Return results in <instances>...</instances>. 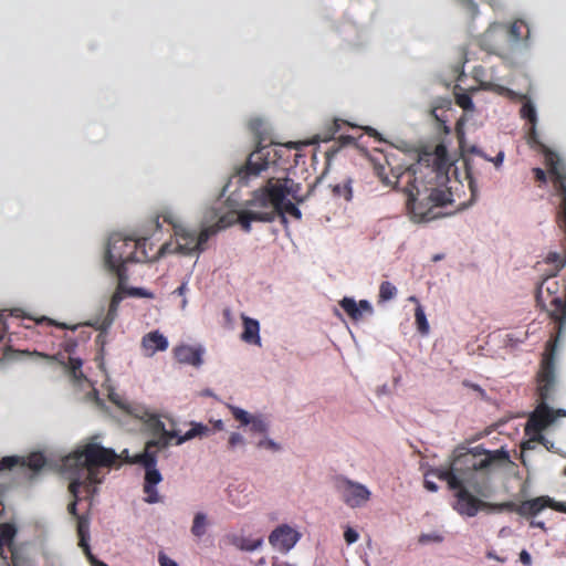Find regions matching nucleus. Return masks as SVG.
<instances>
[{
	"instance_id": "nucleus-6",
	"label": "nucleus",
	"mask_w": 566,
	"mask_h": 566,
	"mask_svg": "<svg viewBox=\"0 0 566 566\" xmlns=\"http://www.w3.org/2000/svg\"><path fill=\"white\" fill-rule=\"evenodd\" d=\"M147 239H135L125 237L122 233L109 235L104 256L106 269L115 274L119 285L127 280V270L125 265L130 262H147L150 260L147 249Z\"/></svg>"
},
{
	"instance_id": "nucleus-4",
	"label": "nucleus",
	"mask_w": 566,
	"mask_h": 566,
	"mask_svg": "<svg viewBox=\"0 0 566 566\" xmlns=\"http://www.w3.org/2000/svg\"><path fill=\"white\" fill-rule=\"evenodd\" d=\"M118 458L113 449L92 442L65 457L63 468L73 472V478L81 479L85 494L90 495L94 492V485L101 483L97 469L112 467Z\"/></svg>"
},
{
	"instance_id": "nucleus-23",
	"label": "nucleus",
	"mask_w": 566,
	"mask_h": 566,
	"mask_svg": "<svg viewBox=\"0 0 566 566\" xmlns=\"http://www.w3.org/2000/svg\"><path fill=\"white\" fill-rule=\"evenodd\" d=\"M76 531L78 536V546L83 551L88 552V538H90V517L88 515L82 514L76 520Z\"/></svg>"
},
{
	"instance_id": "nucleus-53",
	"label": "nucleus",
	"mask_w": 566,
	"mask_h": 566,
	"mask_svg": "<svg viewBox=\"0 0 566 566\" xmlns=\"http://www.w3.org/2000/svg\"><path fill=\"white\" fill-rule=\"evenodd\" d=\"M382 170H384V167L377 168V174H378L379 178L381 179V181H382L385 185H390V184H391V181H390L387 177H384V176H382Z\"/></svg>"
},
{
	"instance_id": "nucleus-61",
	"label": "nucleus",
	"mask_w": 566,
	"mask_h": 566,
	"mask_svg": "<svg viewBox=\"0 0 566 566\" xmlns=\"http://www.w3.org/2000/svg\"><path fill=\"white\" fill-rule=\"evenodd\" d=\"M76 364L73 365V370L75 371L77 368L81 367V361L80 360H76L75 361Z\"/></svg>"
},
{
	"instance_id": "nucleus-11",
	"label": "nucleus",
	"mask_w": 566,
	"mask_h": 566,
	"mask_svg": "<svg viewBox=\"0 0 566 566\" xmlns=\"http://www.w3.org/2000/svg\"><path fill=\"white\" fill-rule=\"evenodd\" d=\"M335 489L342 501L352 509L365 505L371 496V492L367 486L347 478H338L335 483Z\"/></svg>"
},
{
	"instance_id": "nucleus-39",
	"label": "nucleus",
	"mask_w": 566,
	"mask_h": 566,
	"mask_svg": "<svg viewBox=\"0 0 566 566\" xmlns=\"http://www.w3.org/2000/svg\"><path fill=\"white\" fill-rule=\"evenodd\" d=\"M443 541V537L438 533H431V534H421L418 537V542L421 545H426L428 543H441Z\"/></svg>"
},
{
	"instance_id": "nucleus-12",
	"label": "nucleus",
	"mask_w": 566,
	"mask_h": 566,
	"mask_svg": "<svg viewBox=\"0 0 566 566\" xmlns=\"http://www.w3.org/2000/svg\"><path fill=\"white\" fill-rule=\"evenodd\" d=\"M468 488H470L468 483H461L458 488L449 489L455 491V503L453 509L461 515L473 517L479 513V511L489 509L491 503L484 502L474 496Z\"/></svg>"
},
{
	"instance_id": "nucleus-40",
	"label": "nucleus",
	"mask_w": 566,
	"mask_h": 566,
	"mask_svg": "<svg viewBox=\"0 0 566 566\" xmlns=\"http://www.w3.org/2000/svg\"><path fill=\"white\" fill-rule=\"evenodd\" d=\"M455 101H457V104L465 111H470L473 108L472 98L468 94L457 95Z\"/></svg>"
},
{
	"instance_id": "nucleus-42",
	"label": "nucleus",
	"mask_w": 566,
	"mask_h": 566,
	"mask_svg": "<svg viewBox=\"0 0 566 566\" xmlns=\"http://www.w3.org/2000/svg\"><path fill=\"white\" fill-rule=\"evenodd\" d=\"M239 444H244V438L239 432H232L228 440L230 449H234Z\"/></svg>"
},
{
	"instance_id": "nucleus-26",
	"label": "nucleus",
	"mask_w": 566,
	"mask_h": 566,
	"mask_svg": "<svg viewBox=\"0 0 566 566\" xmlns=\"http://www.w3.org/2000/svg\"><path fill=\"white\" fill-rule=\"evenodd\" d=\"M409 300L417 304L416 310H415V319H416L417 329L421 335H427L429 333L430 327H429V323L426 317L424 310L416 296H411Z\"/></svg>"
},
{
	"instance_id": "nucleus-64",
	"label": "nucleus",
	"mask_w": 566,
	"mask_h": 566,
	"mask_svg": "<svg viewBox=\"0 0 566 566\" xmlns=\"http://www.w3.org/2000/svg\"><path fill=\"white\" fill-rule=\"evenodd\" d=\"M186 304H187V300H186V298H184V301H182V307H185V306H186Z\"/></svg>"
},
{
	"instance_id": "nucleus-30",
	"label": "nucleus",
	"mask_w": 566,
	"mask_h": 566,
	"mask_svg": "<svg viewBox=\"0 0 566 566\" xmlns=\"http://www.w3.org/2000/svg\"><path fill=\"white\" fill-rule=\"evenodd\" d=\"M465 178L468 180V186L471 191V198L472 200H474L479 195V188L474 176L472 163L469 159L465 160Z\"/></svg>"
},
{
	"instance_id": "nucleus-10",
	"label": "nucleus",
	"mask_w": 566,
	"mask_h": 566,
	"mask_svg": "<svg viewBox=\"0 0 566 566\" xmlns=\"http://www.w3.org/2000/svg\"><path fill=\"white\" fill-rule=\"evenodd\" d=\"M128 463L142 464L145 469V483L144 493L146 494L145 501L149 504L158 503L161 501L160 495L156 490V485L161 482L163 476L157 470V461L154 457L148 454H136L132 459H127Z\"/></svg>"
},
{
	"instance_id": "nucleus-28",
	"label": "nucleus",
	"mask_w": 566,
	"mask_h": 566,
	"mask_svg": "<svg viewBox=\"0 0 566 566\" xmlns=\"http://www.w3.org/2000/svg\"><path fill=\"white\" fill-rule=\"evenodd\" d=\"M208 526L207 515L205 513L198 512L195 514L192 526H191V534L195 537H202L206 534Z\"/></svg>"
},
{
	"instance_id": "nucleus-48",
	"label": "nucleus",
	"mask_w": 566,
	"mask_h": 566,
	"mask_svg": "<svg viewBox=\"0 0 566 566\" xmlns=\"http://www.w3.org/2000/svg\"><path fill=\"white\" fill-rule=\"evenodd\" d=\"M520 559H521V562L524 565H526V566L531 565L532 558H531V555H530V553L527 551L523 549L521 552Z\"/></svg>"
},
{
	"instance_id": "nucleus-17",
	"label": "nucleus",
	"mask_w": 566,
	"mask_h": 566,
	"mask_svg": "<svg viewBox=\"0 0 566 566\" xmlns=\"http://www.w3.org/2000/svg\"><path fill=\"white\" fill-rule=\"evenodd\" d=\"M340 307L355 322L364 318L365 314L371 315L374 310L367 300H360L358 303L350 297H344L339 302Z\"/></svg>"
},
{
	"instance_id": "nucleus-45",
	"label": "nucleus",
	"mask_w": 566,
	"mask_h": 566,
	"mask_svg": "<svg viewBox=\"0 0 566 566\" xmlns=\"http://www.w3.org/2000/svg\"><path fill=\"white\" fill-rule=\"evenodd\" d=\"M85 556L87 557V559L90 560L91 565L92 566H108L107 564H105L104 562L102 560H98L91 552V547H88V552L87 551H83Z\"/></svg>"
},
{
	"instance_id": "nucleus-41",
	"label": "nucleus",
	"mask_w": 566,
	"mask_h": 566,
	"mask_svg": "<svg viewBox=\"0 0 566 566\" xmlns=\"http://www.w3.org/2000/svg\"><path fill=\"white\" fill-rule=\"evenodd\" d=\"M256 447L260 448V449L264 448V449H269V450H272V451H279L281 449L280 444H277L272 439H268V438L261 439L256 443Z\"/></svg>"
},
{
	"instance_id": "nucleus-62",
	"label": "nucleus",
	"mask_w": 566,
	"mask_h": 566,
	"mask_svg": "<svg viewBox=\"0 0 566 566\" xmlns=\"http://www.w3.org/2000/svg\"><path fill=\"white\" fill-rule=\"evenodd\" d=\"M342 139H353L350 136H340Z\"/></svg>"
},
{
	"instance_id": "nucleus-1",
	"label": "nucleus",
	"mask_w": 566,
	"mask_h": 566,
	"mask_svg": "<svg viewBox=\"0 0 566 566\" xmlns=\"http://www.w3.org/2000/svg\"><path fill=\"white\" fill-rule=\"evenodd\" d=\"M300 191V185L295 184L289 177H271L266 184L253 192L252 198L247 201V208L239 211L238 220L245 232L251 231V222H272L276 216L286 221L285 214H290L296 220H301V210L291 201H285L287 196H292L298 202L296 193Z\"/></svg>"
},
{
	"instance_id": "nucleus-60",
	"label": "nucleus",
	"mask_w": 566,
	"mask_h": 566,
	"mask_svg": "<svg viewBox=\"0 0 566 566\" xmlns=\"http://www.w3.org/2000/svg\"><path fill=\"white\" fill-rule=\"evenodd\" d=\"M11 559H12L13 566H20L19 565V558H18L15 552H12Z\"/></svg>"
},
{
	"instance_id": "nucleus-25",
	"label": "nucleus",
	"mask_w": 566,
	"mask_h": 566,
	"mask_svg": "<svg viewBox=\"0 0 566 566\" xmlns=\"http://www.w3.org/2000/svg\"><path fill=\"white\" fill-rule=\"evenodd\" d=\"M347 123L340 119H333L326 124L325 127L317 134V139L321 142H329L335 138L336 134L340 130L342 126Z\"/></svg>"
},
{
	"instance_id": "nucleus-20",
	"label": "nucleus",
	"mask_w": 566,
	"mask_h": 566,
	"mask_svg": "<svg viewBox=\"0 0 566 566\" xmlns=\"http://www.w3.org/2000/svg\"><path fill=\"white\" fill-rule=\"evenodd\" d=\"M242 321L243 332L241 334V339L247 344L261 346L259 322L248 316H242Z\"/></svg>"
},
{
	"instance_id": "nucleus-44",
	"label": "nucleus",
	"mask_w": 566,
	"mask_h": 566,
	"mask_svg": "<svg viewBox=\"0 0 566 566\" xmlns=\"http://www.w3.org/2000/svg\"><path fill=\"white\" fill-rule=\"evenodd\" d=\"M532 171L534 174L536 181H538L541 184H546L547 175L542 168L536 167V168H533Z\"/></svg>"
},
{
	"instance_id": "nucleus-13",
	"label": "nucleus",
	"mask_w": 566,
	"mask_h": 566,
	"mask_svg": "<svg viewBox=\"0 0 566 566\" xmlns=\"http://www.w3.org/2000/svg\"><path fill=\"white\" fill-rule=\"evenodd\" d=\"M149 424L159 434L146 442L145 450L142 454L151 455L157 460V453L165 450L171 439L178 438V434L176 431L166 430L164 422L156 416L149 418Z\"/></svg>"
},
{
	"instance_id": "nucleus-56",
	"label": "nucleus",
	"mask_w": 566,
	"mask_h": 566,
	"mask_svg": "<svg viewBox=\"0 0 566 566\" xmlns=\"http://www.w3.org/2000/svg\"><path fill=\"white\" fill-rule=\"evenodd\" d=\"M530 526L531 527H538V528H542V530H545V523L542 522V521H531L530 523Z\"/></svg>"
},
{
	"instance_id": "nucleus-31",
	"label": "nucleus",
	"mask_w": 566,
	"mask_h": 566,
	"mask_svg": "<svg viewBox=\"0 0 566 566\" xmlns=\"http://www.w3.org/2000/svg\"><path fill=\"white\" fill-rule=\"evenodd\" d=\"M333 192L338 197H344L346 200H350L353 197L352 180L347 179L342 184H337L333 187Z\"/></svg>"
},
{
	"instance_id": "nucleus-50",
	"label": "nucleus",
	"mask_w": 566,
	"mask_h": 566,
	"mask_svg": "<svg viewBox=\"0 0 566 566\" xmlns=\"http://www.w3.org/2000/svg\"><path fill=\"white\" fill-rule=\"evenodd\" d=\"M7 333V325L3 321L2 314H0V342L4 338V335Z\"/></svg>"
},
{
	"instance_id": "nucleus-51",
	"label": "nucleus",
	"mask_w": 566,
	"mask_h": 566,
	"mask_svg": "<svg viewBox=\"0 0 566 566\" xmlns=\"http://www.w3.org/2000/svg\"><path fill=\"white\" fill-rule=\"evenodd\" d=\"M424 488L430 492H436L438 490V485L429 480H424Z\"/></svg>"
},
{
	"instance_id": "nucleus-18",
	"label": "nucleus",
	"mask_w": 566,
	"mask_h": 566,
	"mask_svg": "<svg viewBox=\"0 0 566 566\" xmlns=\"http://www.w3.org/2000/svg\"><path fill=\"white\" fill-rule=\"evenodd\" d=\"M168 348L167 338L158 331L150 332L142 338V349L144 356L151 357L157 352H164Z\"/></svg>"
},
{
	"instance_id": "nucleus-46",
	"label": "nucleus",
	"mask_w": 566,
	"mask_h": 566,
	"mask_svg": "<svg viewBox=\"0 0 566 566\" xmlns=\"http://www.w3.org/2000/svg\"><path fill=\"white\" fill-rule=\"evenodd\" d=\"M160 566H178V564L165 554H160L158 557Z\"/></svg>"
},
{
	"instance_id": "nucleus-16",
	"label": "nucleus",
	"mask_w": 566,
	"mask_h": 566,
	"mask_svg": "<svg viewBox=\"0 0 566 566\" xmlns=\"http://www.w3.org/2000/svg\"><path fill=\"white\" fill-rule=\"evenodd\" d=\"M558 504L559 502H555L547 495L537 496L535 499L521 502L518 515L526 518L534 517L547 507L556 511V506Z\"/></svg>"
},
{
	"instance_id": "nucleus-19",
	"label": "nucleus",
	"mask_w": 566,
	"mask_h": 566,
	"mask_svg": "<svg viewBox=\"0 0 566 566\" xmlns=\"http://www.w3.org/2000/svg\"><path fill=\"white\" fill-rule=\"evenodd\" d=\"M203 350L200 347H192L182 345L175 349V356L179 363L192 366H200L202 364Z\"/></svg>"
},
{
	"instance_id": "nucleus-33",
	"label": "nucleus",
	"mask_w": 566,
	"mask_h": 566,
	"mask_svg": "<svg viewBox=\"0 0 566 566\" xmlns=\"http://www.w3.org/2000/svg\"><path fill=\"white\" fill-rule=\"evenodd\" d=\"M249 431L252 433L265 434L269 426L265 420L261 417H252V421L249 423Z\"/></svg>"
},
{
	"instance_id": "nucleus-55",
	"label": "nucleus",
	"mask_w": 566,
	"mask_h": 566,
	"mask_svg": "<svg viewBox=\"0 0 566 566\" xmlns=\"http://www.w3.org/2000/svg\"><path fill=\"white\" fill-rule=\"evenodd\" d=\"M42 321H46L50 325L59 326V327H60V328H62V329H66V328H67L66 324H64V323L59 324V323H55L54 321H52V319H50V318H45V317H43V318L41 319V322H42Z\"/></svg>"
},
{
	"instance_id": "nucleus-38",
	"label": "nucleus",
	"mask_w": 566,
	"mask_h": 566,
	"mask_svg": "<svg viewBox=\"0 0 566 566\" xmlns=\"http://www.w3.org/2000/svg\"><path fill=\"white\" fill-rule=\"evenodd\" d=\"M470 151H471L472 154H476V155H479V156L483 157L485 160H489V161L494 163V165H495L496 167H500V166L502 165V163H503V159H504V153H503V151H500V153L496 155V157H495V158H489V157H486V156H485V155H484L480 149H478L475 146H473V147L470 149Z\"/></svg>"
},
{
	"instance_id": "nucleus-7",
	"label": "nucleus",
	"mask_w": 566,
	"mask_h": 566,
	"mask_svg": "<svg viewBox=\"0 0 566 566\" xmlns=\"http://www.w3.org/2000/svg\"><path fill=\"white\" fill-rule=\"evenodd\" d=\"M292 143L286 145L261 146L252 151L245 164L237 169L234 178L240 186H248L249 182L259 177L262 171L271 167H277L282 170L287 169L290 165Z\"/></svg>"
},
{
	"instance_id": "nucleus-34",
	"label": "nucleus",
	"mask_w": 566,
	"mask_h": 566,
	"mask_svg": "<svg viewBox=\"0 0 566 566\" xmlns=\"http://www.w3.org/2000/svg\"><path fill=\"white\" fill-rule=\"evenodd\" d=\"M397 293V289L395 285H392L388 281L381 282L379 286V298L381 301H389L391 300Z\"/></svg>"
},
{
	"instance_id": "nucleus-5",
	"label": "nucleus",
	"mask_w": 566,
	"mask_h": 566,
	"mask_svg": "<svg viewBox=\"0 0 566 566\" xmlns=\"http://www.w3.org/2000/svg\"><path fill=\"white\" fill-rule=\"evenodd\" d=\"M554 355L553 353L543 354L541 366L536 375L539 403L526 422L525 432L527 436L542 437V431L553 423L557 417L566 416L565 410L558 409L554 411L547 405L556 384Z\"/></svg>"
},
{
	"instance_id": "nucleus-24",
	"label": "nucleus",
	"mask_w": 566,
	"mask_h": 566,
	"mask_svg": "<svg viewBox=\"0 0 566 566\" xmlns=\"http://www.w3.org/2000/svg\"><path fill=\"white\" fill-rule=\"evenodd\" d=\"M190 426L191 428L184 436L178 437L176 444L179 446L197 437H206L211 432V429L201 422H191Z\"/></svg>"
},
{
	"instance_id": "nucleus-63",
	"label": "nucleus",
	"mask_w": 566,
	"mask_h": 566,
	"mask_svg": "<svg viewBox=\"0 0 566 566\" xmlns=\"http://www.w3.org/2000/svg\"><path fill=\"white\" fill-rule=\"evenodd\" d=\"M367 132H368L369 135H371V133H375V129L368 128Z\"/></svg>"
},
{
	"instance_id": "nucleus-36",
	"label": "nucleus",
	"mask_w": 566,
	"mask_h": 566,
	"mask_svg": "<svg viewBox=\"0 0 566 566\" xmlns=\"http://www.w3.org/2000/svg\"><path fill=\"white\" fill-rule=\"evenodd\" d=\"M547 263L553 264L555 266V272L557 273L559 270H562L566 264V256L560 255L557 252H552L546 258Z\"/></svg>"
},
{
	"instance_id": "nucleus-14",
	"label": "nucleus",
	"mask_w": 566,
	"mask_h": 566,
	"mask_svg": "<svg viewBox=\"0 0 566 566\" xmlns=\"http://www.w3.org/2000/svg\"><path fill=\"white\" fill-rule=\"evenodd\" d=\"M17 465L25 467L33 472H39L46 465V458L42 452H32L27 458L15 455L4 457L0 461V471L11 470Z\"/></svg>"
},
{
	"instance_id": "nucleus-47",
	"label": "nucleus",
	"mask_w": 566,
	"mask_h": 566,
	"mask_svg": "<svg viewBox=\"0 0 566 566\" xmlns=\"http://www.w3.org/2000/svg\"><path fill=\"white\" fill-rule=\"evenodd\" d=\"M437 159L442 161L447 156V148L443 145H438L434 151Z\"/></svg>"
},
{
	"instance_id": "nucleus-49",
	"label": "nucleus",
	"mask_w": 566,
	"mask_h": 566,
	"mask_svg": "<svg viewBox=\"0 0 566 566\" xmlns=\"http://www.w3.org/2000/svg\"><path fill=\"white\" fill-rule=\"evenodd\" d=\"M4 547H7V545L0 544V566H9L8 557L4 554Z\"/></svg>"
},
{
	"instance_id": "nucleus-22",
	"label": "nucleus",
	"mask_w": 566,
	"mask_h": 566,
	"mask_svg": "<svg viewBox=\"0 0 566 566\" xmlns=\"http://www.w3.org/2000/svg\"><path fill=\"white\" fill-rule=\"evenodd\" d=\"M70 493L73 496V501L67 505V512L71 514L75 520H77V516H82V514L77 513V503L81 500L80 493L84 491V483H82L80 478H72L71 483L69 485Z\"/></svg>"
},
{
	"instance_id": "nucleus-8",
	"label": "nucleus",
	"mask_w": 566,
	"mask_h": 566,
	"mask_svg": "<svg viewBox=\"0 0 566 566\" xmlns=\"http://www.w3.org/2000/svg\"><path fill=\"white\" fill-rule=\"evenodd\" d=\"M163 218L165 222L172 226L177 252L185 255L203 252L207 249L208 240L218 232V228L214 226L206 227L200 232L188 229L177 223L171 213L164 214Z\"/></svg>"
},
{
	"instance_id": "nucleus-35",
	"label": "nucleus",
	"mask_w": 566,
	"mask_h": 566,
	"mask_svg": "<svg viewBox=\"0 0 566 566\" xmlns=\"http://www.w3.org/2000/svg\"><path fill=\"white\" fill-rule=\"evenodd\" d=\"M520 113L523 118L527 119L531 123V125L536 124V120H537L536 109L531 102L524 103L521 107Z\"/></svg>"
},
{
	"instance_id": "nucleus-52",
	"label": "nucleus",
	"mask_w": 566,
	"mask_h": 566,
	"mask_svg": "<svg viewBox=\"0 0 566 566\" xmlns=\"http://www.w3.org/2000/svg\"><path fill=\"white\" fill-rule=\"evenodd\" d=\"M463 385H464L465 387H469V388H471V389L475 390V391H483V390H482V388H481L479 385H476V384H472V382H470V381H468V380H464V381H463Z\"/></svg>"
},
{
	"instance_id": "nucleus-57",
	"label": "nucleus",
	"mask_w": 566,
	"mask_h": 566,
	"mask_svg": "<svg viewBox=\"0 0 566 566\" xmlns=\"http://www.w3.org/2000/svg\"><path fill=\"white\" fill-rule=\"evenodd\" d=\"M223 427H224V424H223V421H222V420H216V421H213V429H214L216 431H221V430H223Z\"/></svg>"
},
{
	"instance_id": "nucleus-29",
	"label": "nucleus",
	"mask_w": 566,
	"mask_h": 566,
	"mask_svg": "<svg viewBox=\"0 0 566 566\" xmlns=\"http://www.w3.org/2000/svg\"><path fill=\"white\" fill-rule=\"evenodd\" d=\"M233 544L241 551L253 552L263 544V538L237 537Z\"/></svg>"
},
{
	"instance_id": "nucleus-43",
	"label": "nucleus",
	"mask_w": 566,
	"mask_h": 566,
	"mask_svg": "<svg viewBox=\"0 0 566 566\" xmlns=\"http://www.w3.org/2000/svg\"><path fill=\"white\" fill-rule=\"evenodd\" d=\"M358 537H359L358 533L352 527H347L344 532V538L348 545L357 542Z\"/></svg>"
},
{
	"instance_id": "nucleus-32",
	"label": "nucleus",
	"mask_w": 566,
	"mask_h": 566,
	"mask_svg": "<svg viewBox=\"0 0 566 566\" xmlns=\"http://www.w3.org/2000/svg\"><path fill=\"white\" fill-rule=\"evenodd\" d=\"M229 409L234 419L242 426H249V423L252 421L253 416H251L248 411L232 405L229 406Z\"/></svg>"
},
{
	"instance_id": "nucleus-27",
	"label": "nucleus",
	"mask_w": 566,
	"mask_h": 566,
	"mask_svg": "<svg viewBox=\"0 0 566 566\" xmlns=\"http://www.w3.org/2000/svg\"><path fill=\"white\" fill-rule=\"evenodd\" d=\"M15 534L17 530L12 524H0V544L7 545L11 553L14 552L12 545Z\"/></svg>"
},
{
	"instance_id": "nucleus-3",
	"label": "nucleus",
	"mask_w": 566,
	"mask_h": 566,
	"mask_svg": "<svg viewBox=\"0 0 566 566\" xmlns=\"http://www.w3.org/2000/svg\"><path fill=\"white\" fill-rule=\"evenodd\" d=\"M396 187L406 196V209L415 222H429L442 216L439 211L451 202V193L427 182L415 170L407 169L396 177Z\"/></svg>"
},
{
	"instance_id": "nucleus-2",
	"label": "nucleus",
	"mask_w": 566,
	"mask_h": 566,
	"mask_svg": "<svg viewBox=\"0 0 566 566\" xmlns=\"http://www.w3.org/2000/svg\"><path fill=\"white\" fill-rule=\"evenodd\" d=\"M509 454L504 450L488 451L481 446L474 448L458 447L449 468H438L433 474L447 482L449 488H458L461 483L468 485L482 497H489L491 491L488 485L474 482V475L479 471H488L495 462H505Z\"/></svg>"
},
{
	"instance_id": "nucleus-59",
	"label": "nucleus",
	"mask_w": 566,
	"mask_h": 566,
	"mask_svg": "<svg viewBox=\"0 0 566 566\" xmlns=\"http://www.w3.org/2000/svg\"><path fill=\"white\" fill-rule=\"evenodd\" d=\"M556 511L566 513V502H559V504L556 506Z\"/></svg>"
},
{
	"instance_id": "nucleus-37",
	"label": "nucleus",
	"mask_w": 566,
	"mask_h": 566,
	"mask_svg": "<svg viewBox=\"0 0 566 566\" xmlns=\"http://www.w3.org/2000/svg\"><path fill=\"white\" fill-rule=\"evenodd\" d=\"M490 510H494V511H507V512H514L516 514H518V510H520V504H516L514 502H504V503H500V504H491V506H489Z\"/></svg>"
},
{
	"instance_id": "nucleus-54",
	"label": "nucleus",
	"mask_w": 566,
	"mask_h": 566,
	"mask_svg": "<svg viewBox=\"0 0 566 566\" xmlns=\"http://www.w3.org/2000/svg\"><path fill=\"white\" fill-rule=\"evenodd\" d=\"M187 292V283L184 282L180 286H178L175 291L176 294L178 295H185V293Z\"/></svg>"
},
{
	"instance_id": "nucleus-9",
	"label": "nucleus",
	"mask_w": 566,
	"mask_h": 566,
	"mask_svg": "<svg viewBox=\"0 0 566 566\" xmlns=\"http://www.w3.org/2000/svg\"><path fill=\"white\" fill-rule=\"evenodd\" d=\"M506 34L511 41L518 42L530 36V28L523 20H515L509 27L503 24H494L488 28L480 39L481 46L490 53L497 54L501 45L497 39Z\"/></svg>"
},
{
	"instance_id": "nucleus-21",
	"label": "nucleus",
	"mask_w": 566,
	"mask_h": 566,
	"mask_svg": "<svg viewBox=\"0 0 566 566\" xmlns=\"http://www.w3.org/2000/svg\"><path fill=\"white\" fill-rule=\"evenodd\" d=\"M122 300H123V295L120 292H115L112 295L107 314L101 322L98 329H101L102 332H107V329L112 326V324L114 323V321L116 318L117 310H118V306H119Z\"/></svg>"
},
{
	"instance_id": "nucleus-58",
	"label": "nucleus",
	"mask_w": 566,
	"mask_h": 566,
	"mask_svg": "<svg viewBox=\"0 0 566 566\" xmlns=\"http://www.w3.org/2000/svg\"><path fill=\"white\" fill-rule=\"evenodd\" d=\"M130 294L135 295V296H147L148 295L142 289H133L130 291Z\"/></svg>"
},
{
	"instance_id": "nucleus-15",
	"label": "nucleus",
	"mask_w": 566,
	"mask_h": 566,
	"mask_svg": "<svg viewBox=\"0 0 566 566\" xmlns=\"http://www.w3.org/2000/svg\"><path fill=\"white\" fill-rule=\"evenodd\" d=\"M301 534L289 525H280L269 536L270 544L281 552H289L298 542Z\"/></svg>"
}]
</instances>
